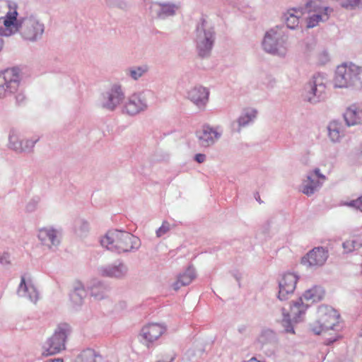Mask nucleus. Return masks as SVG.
Wrapping results in <instances>:
<instances>
[{
    "instance_id": "f3484780",
    "label": "nucleus",
    "mask_w": 362,
    "mask_h": 362,
    "mask_svg": "<svg viewBox=\"0 0 362 362\" xmlns=\"http://www.w3.org/2000/svg\"><path fill=\"white\" fill-rule=\"evenodd\" d=\"M325 180L326 177L320 173V169L315 168L313 171L308 173L307 180L303 181V193L308 196L313 194Z\"/></svg>"
},
{
    "instance_id": "20e7f679",
    "label": "nucleus",
    "mask_w": 362,
    "mask_h": 362,
    "mask_svg": "<svg viewBox=\"0 0 362 362\" xmlns=\"http://www.w3.org/2000/svg\"><path fill=\"white\" fill-rule=\"evenodd\" d=\"M215 40L214 27L202 18L197 25L194 38L197 52L200 58L205 59L211 56Z\"/></svg>"
},
{
    "instance_id": "f257e3e1",
    "label": "nucleus",
    "mask_w": 362,
    "mask_h": 362,
    "mask_svg": "<svg viewBox=\"0 0 362 362\" xmlns=\"http://www.w3.org/2000/svg\"><path fill=\"white\" fill-rule=\"evenodd\" d=\"M18 13L13 11L4 20V28L0 30V35L10 36L19 32L22 37L29 41H37L42 37L45 25L35 17L31 16L17 20Z\"/></svg>"
},
{
    "instance_id": "f8f14e48",
    "label": "nucleus",
    "mask_w": 362,
    "mask_h": 362,
    "mask_svg": "<svg viewBox=\"0 0 362 362\" xmlns=\"http://www.w3.org/2000/svg\"><path fill=\"white\" fill-rule=\"evenodd\" d=\"M329 257L328 250L323 247H316L301 259V264L311 269L323 266Z\"/></svg>"
},
{
    "instance_id": "412c9836",
    "label": "nucleus",
    "mask_w": 362,
    "mask_h": 362,
    "mask_svg": "<svg viewBox=\"0 0 362 362\" xmlns=\"http://www.w3.org/2000/svg\"><path fill=\"white\" fill-rule=\"evenodd\" d=\"M343 117L346 126L351 127L362 124V107L352 104L343 113Z\"/></svg>"
},
{
    "instance_id": "a878e982",
    "label": "nucleus",
    "mask_w": 362,
    "mask_h": 362,
    "mask_svg": "<svg viewBox=\"0 0 362 362\" xmlns=\"http://www.w3.org/2000/svg\"><path fill=\"white\" fill-rule=\"evenodd\" d=\"M257 111L254 109H247L244 110L242 115L238 118V128L236 132H240L241 128L247 126L249 124L252 122L256 118Z\"/></svg>"
},
{
    "instance_id": "603ef678",
    "label": "nucleus",
    "mask_w": 362,
    "mask_h": 362,
    "mask_svg": "<svg viewBox=\"0 0 362 362\" xmlns=\"http://www.w3.org/2000/svg\"><path fill=\"white\" fill-rule=\"evenodd\" d=\"M1 28H4L3 27H0V30ZM3 35H0V52L3 49V47H4V40L2 39V37Z\"/></svg>"
},
{
    "instance_id": "a211bd4d",
    "label": "nucleus",
    "mask_w": 362,
    "mask_h": 362,
    "mask_svg": "<svg viewBox=\"0 0 362 362\" xmlns=\"http://www.w3.org/2000/svg\"><path fill=\"white\" fill-rule=\"evenodd\" d=\"M209 97V89L200 85L191 88L187 93V99L202 110L205 109Z\"/></svg>"
},
{
    "instance_id": "58836bf2",
    "label": "nucleus",
    "mask_w": 362,
    "mask_h": 362,
    "mask_svg": "<svg viewBox=\"0 0 362 362\" xmlns=\"http://www.w3.org/2000/svg\"><path fill=\"white\" fill-rule=\"evenodd\" d=\"M9 7L10 6L8 2L6 1H0V21L3 20L4 23V20L7 18L8 13H13V11H11Z\"/></svg>"
},
{
    "instance_id": "7ed1b4c3",
    "label": "nucleus",
    "mask_w": 362,
    "mask_h": 362,
    "mask_svg": "<svg viewBox=\"0 0 362 362\" xmlns=\"http://www.w3.org/2000/svg\"><path fill=\"white\" fill-rule=\"evenodd\" d=\"M100 244L117 254L134 252L141 247L139 238L125 230H110L100 240Z\"/></svg>"
},
{
    "instance_id": "5fc2aeb1",
    "label": "nucleus",
    "mask_w": 362,
    "mask_h": 362,
    "mask_svg": "<svg viewBox=\"0 0 362 362\" xmlns=\"http://www.w3.org/2000/svg\"><path fill=\"white\" fill-rule=\"evenodd\" d=\"M33 207H34V206H33L31 203H29V204H28V206H27V209H28V210H30V211H31V210H33Z\"/></svg>"
},
{
    "instance_id": "e433bc0d",
    "label": "nucleus",
    "mask_w": 362,
    "mask_h": 362,
    "mask_svg": "<svg viewBox=\"0 0 362 362\" xmlns=\"http://www.w3.org/2000/svg\"><path fill=\"white\" fill-rule=\"evenodd\" d=\"M76 230L78 235H86L89 230V223L83 219H79L76 221Z\"/></svg>"
},
{
    "instance_id": "2eb2a0df",
    "label": "nucleus",
    "mask_w": 362,
    "mask_h": 362,
    "mask_svg": "<svg viewBox=\"0 0 362 362\" xmlns=\"http://www.w3.org/2000/svg\"><path fill=\"white\" fill-rule=\"evenodd\" d=\"M298 277L294 273H286L279 281V293L277 298L286 300L293 293Z\"/></svg>"
},
{
    "instance_id": "8fccbe9b",
    "label": "nucleus",
    "mask_w": 362,
    "mask_h": 362,
    "mask_svg": "<svg viewBox=\"0 0 362 362\" xmlns=\"http://www.w3.org/2000/svg\"><path fill=\"white\" fill-rule=\"evenodd\" d=\"M247 327L245 325H241L238 327V331L240 334H245L247 331Z\"/></svg>"
},
{
    "instance_id": "5701e85b",
    "label": "nucleus",
    "mask_w": 362,
    "mask_h": 362,
    "mask_svg": "<svg viewBox=\"0 0 362 362\" xmlns=\"http://www.w3.org/2000/svg\"><path fill=\"white\" fill-rule=\"evenodd\" d=\"M17 293L19 296L28 298L30 301L34 303L38 299V292L36 288L33 285L26 284L24 276H21Z\"/></svg>"
},
{
    "instance_id": "864d4df0",
    "label": "nucleus",
    "mask_w": 362,
    "mask_h": 362,
    "mask_svg": "<svg viewBox=\"0 0 362 362\" xmlns=\"http://www.w3.org/2000/svg\"><path fill=\"white\" fill-rule=\"evenodd\" d=\"M190 353H187V354L186 355V356L182 359V362H188V358H189V356Z\"/></svg>"
},
{
    "instance_id": "2f4dec72",
    "label": "nucleus",
    "mask_w": 362,
    "mask_h": 362,
    "mask_svg": "<svg viewBox=\"0 0 362 362\" xmlns=\"http://www.w3.org/2000/svg\"><path fill=\"white\" fill-rule=\"evenodd\" d=\"M313 15L310 16L307 19V28H313L315 27L319 22L320 21H326L328 20V12H315Z\"/></svg>"
},
{
    "instance_id": "39448f33",
    "label": "nucleus",
    "mask_w": 362,
    "mask_h": 362,
    "mask_svg": "<svg viewBox=\"0 0 362 362\" xmlns=\"http://www.w3.org/2000/svg\"><path fill=\"white\" fill-rule=\"evenodd\" d=\"M287 40L288 37L282 28L276 26L266 32L262 45L266 52L284 57L286 53Z\"/></svg>"
},
{
    "instance_id": "7c9ffc66",
    "label": "nucleus",
    "mask_w": 362,
    "mask_h": 362,
    "mask_svg": "<svg viewBox=\"0 0 362 362\" xmlns=\"http://www.w3.org/2000/svg\"><path fill=\"white\" fill-rule=\"evenodd\" d=\"M148 69V65L143 64L141 66L129 67L126 70V74L132 79L136 81L146 74Z\"/></svg>"
},
{
    "instance_id": "f03ea898",
    "label": "nucleus",
    "mask_w": 362,
    "mask_h": 362,
    "mask_svg": "<svg viewBox=\"0 0 362 362\" xmlns=\"http://www.w3.org/2000/svg\"><path fill=\"white\" fill-rule=\"evenodd\" d=\"M325 291L320 286H314L306 290L302 296L296 301H292L291 305V314L284 313L282 326L286 333L294 334L293 322H298L300 316L305 313L310 303L321 300L324 296Z\"/></svg>"
},
{
    "instance_id": "bb28decb",
    "label": "nucleus",
    "mask_w": 362,
    "mask_h": 362,
    "mask_svg": "<svg viewBox=\"0 0 362 362\" xmlns=\"http://www.w3.org/2000/svg\"><path fill=\"white\" fill-rule=\"evenodd\" d=\"M328 134L332 142H338L343 136L341 124L338 121L331 122L327 127Z\"/></svg>"
},
{
    "instance_id": "473e14b6",
    "label": "nucleus",
    "mask_w": 362,
    "mask_h": 362,
    "mask_svg": "<svg viewBox=\"0 0 362 362\" xmlns=\"http://www.w3.org/2000/svg\"><path fill=\"white\" fill-rule=\"evenodd\" d=\"M196 277L195 269L192 266H189L185 272L178 276L182 285H189Z\"/></svg>"
},
{
    "instance_id": "13d9d810",
    "label": "nucleus",
    "mask_w": 362,
    "mask_h": 362,
    "mask_svg": "<svg viewBox=\"0 0 362 362\" xmlns=\"http://www.w3.org/2000/svg\"><path fill=\"white\" fill-rule=\"evenodd\" d=\"M360 154L362 156V145L360 147Z\"/></svg>"
},
{
    "instance_id": "bf43d9fd",
    "label": "nucleus",
    "mask_w": 362,
    "mask_h": 362,
    "mask_svg": "<svg viewBox=\"0 0 362 362\" xmlns=\"http://www.w3.org/2000/svg\"><path fill=\"white\" fill-rule=\"evenodd\" d=\"M232 127H233V129H235V122H233V123L232 124Z\"/></svg>"
},
{
    "instance_id": "aec40b11",
    "label": "nucleus",
    "mask_w": 362,
    "mask_h": 362,
    "mask_svg": "<svg viewBox=\"0 0 362 362\" xmlns=\"http://www.w3.org/2000/svg\"><path fill=\"white\" fill-rule=\"evenodd\" d=\"M165 330V327L158 323H151L141 329L140 337L142 341L146 343H152L157 340Z\"/></svg>"
},
{
    "instance_id": "4c0bfd02",
    "label": "nucleus",
    "mask_w": 362,
    "mask_h": 362,
    "mask_svg": "<svg viewBox=\"0 0 362 362\" xmlns=\"http://www.w3.org/2000/svg\"><path fill=\"white\" fill-rule=\"evenodd\" d=\"M341 6L348 10H355L362 8V0H344Z\"/></svg>"
},
{
    "instance_id": "c9c22d12",
    "label": "nucleus",
    "mask_w": 362,
    "mask_h": 362,
    "mask_svg": "<svg viewBox=\"0 0 362 362\" xmlns=\"http://www.w3.org/2000/svg\"><path fill=\"white\" fill-rule=\"evenodd\" d=\"M9 148L13 151L21 153L22 152V144L23 141L19 140L18 136L14 132L11 131L9 134Z\"/></svg>"
},
{
    "instance_id": "cd10ccee",
    "label": "nucleus",
    "mask_w": 362,
    "mask_h": 362,
    "mask_svg": "<svg viewBox=\"0 0 362 362\" xmlns=\"http://www.w3.org/2000/svg\"><path fill=\"white\" fill-rule=\"evenodd\" d=\"M102 356L97 354L92 349H87L82 351L76 358L75 362H98V358Z\"/></svg>"
},
{
    "instance_id": "a18cd8bd",
    "label": "nucleus",
    "mask_w": 362,
    "mask_h": 362,
    "mask_svg": "<svg viewBox=\"0 0 362 362\" xmlns=\"http://www.w3.org/2000/svg\"><path fill=\"white\" fill-rule=\"evenodd\" d=\"M16 104L20 105L23 103L25 96L22 92H18L15 96Z\"/></svg>"
},
{
    "instance_id": "79ce46f5",
    "label": "nucleus",
    "mask_w": 362,
    "mask_h": 362,
    "mask_svg": "<svg viewBox=\"0 0 362 362\" xmlns=\"http://www.w3.org/2000/svg\"><path fill=\"white\" fill-rule=\"evenodd\" d=\"M170 223L167 221H163L162 226L156 230V235L158 237H161L162 235L167 233L170 230Z\"/></svg>"
},
{
    "instance_id": "c756f323",
    "label": "nucleus",
    "mask_w": 362,
    "mask_h": 362,
    "mask_svg": "<svg viewBox=\"0 0 362 362\" xmlns=\"http://www.w3.org/2000/svg\"><path fill=\"white\" fill-rule=\"evenodd\" d=\"M258 341L262 344V349L267 345H275L276 343V334L271 329L264 330L259 337Z\"/></svg>"
},
{
    "instance_id": "4468645a",
    "label": "nucleus",
    "mask_w": 362,
    "mask_h": 362,
    "mask_svg": "<svg viewBox=\"0 0 362 362\" xmlns=\"http://www.w3.org/2000/svg\"><path fill=\"white\" fill-rule=\"evenodd\" d=\"M124 99V93L119 85H113L103 95L101 105L103 108L113 111Z\"/></svg>"
},
{
    "instance_id": "dca6fc26",
    "label": "nucleus",
    "mask_w": 362,
    "mask_h": 362,
    "mask_svg": "<svg viewBox=\"0 0 362 362\" xmlns=\"http://www.w3.org/2000/svg\"><path fill=\"white\" fill-rule=\"evenodd\" d=\"M180 5L172 2H153L150 6V13L154 18L164 20L175 15Z\"/></svg>"
},
{
    "instance_id": "4d7b16f0",
    "label": "nucleus",
    "mask_w": 362,
    "mask_h": 362,
    "mask_svg": "<svg viewBox=\"0 0 362 362\" xmlns=\"http://www.w3.org/2000/svg\"><path fill=\"white\" fill-rule=\"evenodd\" d=\"M255 199L257 202H259V203L262 202L261 199H260V197H259V195L258 194H257V195L255 196Z\"/></svg>"
},
{
    "instance_id": "37998d69",
    "label": "nucleus",
    "mask_w": 362,
    "mask_h": 362,
    "mask_svg": "<svg viewBox=\"0 0 362 362\" xmlns=\"http://www.w3.org/2000/svg\"><path fill=\"white\" fill-rule=\"evenodd\" d=\"M347 206L354 207L362 212V195L346 204Z\"/></svg>"
},
{
    "instance_id": "72a5a7b5",
    "label": "nucleus",
    "mask_w": 362,
    "mask_h": 362,
    "mask_svg": "<svg viewBox=\"0 0 362 362\" xmlns=\"http://www.w3.org/2000/svg\"><path fill=\"white\" fill-rule=\"evenodd\" d=\"M342 247L346 252H351L362 247V240L359 238L348 240L343 243Z\"/></svg>"
},
{
    "instance_id": "6ab92c4d",
    "label": "nucleus",
    "mask_w": 362,
    "mask_h": 362,
    "mask_svg": "<svg viewBox=\"0 0 362 362\" xmlns=\"http://www.w3.org/2000/svg\"><path fill=\"white\" fill-rule=\"evenodd\" d=\"M196 136L201 146L209 147L221 136V132L209 124H204L201 130L197 131Z\"/></svg>"
},
{
    "instance_id": "423d86ee",
    "label": "nucleus",
    "mask_w": 362,
    "mask_h": 362,
    "mask_svg": "<svg viewBox=\"0 0 362 362\" xmlns=\"http://www.w3.org/2000/svg\"><path fill=\"white\" fill-rule=\"evenodd\" d=\"M318 319L310 325V330L317 335L330 329H336L338 326L339 315L337 310L329 306L322 305L317 310Z\"/></svg>"
},
{
    "instance_id": "c03bdc74",
    "label": "nucleus",
    "mask_w": 362,
    "mask_h": 362,
    "mask_svg": "<svg viewBox=\"0 0 362 362\" xmlns=\"http://www.w3.org/2000/svg\"><path fill=\"white\" fill-rule=\"evenodd\" d=\"M0 264L3 266H7L11 264L10 255L7 252L0 255Z\"/></svg>"
},
{
    "instance_id": "1a4fd4ad",
    "label": "nucleus",
    "mask_w": 362,
    "mask_h": 362,
    "mask_svg": "<svg viewBox=\"0 0 362 362\" xmlns=\"http://www.w3.org/2000/svg\"><path fill=\"white\" fill-rule=\"evenodd\" d=\"M153 95V93L150 90H144L132 95L125 103L123 111L131 116L145 111L148 108V98Z\"/></svg>"
},
{
    "instance_id": "49530a36",
    "label": "nucleus",
    "mask_w": 362,
    "mask_h": 362,
    "mask_svg": "<svg viewBox=\"0 0 362 362\" xmlns=\"http://www.w3.org/2000/svg\"><path fill=\"white\" fill-rule=\"evenodd\" d=\"M320 61L322 64H325L329 61V54L327 51H323L320 54Z\"/></svg>"
},
{
    "instance_id": "6e6552de",
    "label": "nucleus",
    "mask_w": 362,
    "mask_h": 362,
    "mask_svg": "<svg viewBox=\"0 0 362 362\" xmlns=\"http://www.w3.org/2000/svg\"><path fill=\"white\" fill-rule=\"evenodd\" d=\"M21 80L20 69L17 67L7 69L0 73V98L16 93Z\"/></svg>"
},
{
    "instance_id": "6e6d98bb",
    "label": "nucleus",
    "mask_w": 362,
    "mask_h": 362,
    "mask_svg": "<svg viewBox=\"0 0 362 362\" xmlns=\"http://www.w3.org/2000/svg\"><path fill=\"white\" fill-rule=\"evenodd\" d=\"M98 362H109V361L102 356L101 358H98Z\"/></svg>"
},
{
    "instance_id": "a19ab883",
    "label": "nucleus",
    "mask_w": 362,
    "mask_h": 362,
    "mask_svg": "<svg viewBox=\"0 0 362 362\" xmlns=\"http://www.w3.org/2000/svg\"><path fill=\"white\" fill-rule=\"evenodd\" d=\"M356 69L354 71L355 88H362V66L356 65Z\"/></svg>"
},
{
    "instance_id": "b1692460",
    "label": "nucleus",
    "mask_w": 362,
    "mask_h": 362,
    "mask_svg": "<svg viewBox=\"0 0 362 362\" xmlns=\"http://www.w3.org/2000/svg\"><path fill=\"white\" fill-rule=\"evenodd\" d=\"M87 296V292L81 282H76L74 285L73 290L69 294L71 301L74 305H82L84 298Z\"/></svg>"
},
{
    "instance_id": "ddd939ff",
    "label": "nucleus",
    "mask_w": 362,
    "mask_h": 362,
    "mask_svg": "<svg viewBox=\"0 0 362 362\" xmlns=\"http://www.w3.org/2000/svg\"><path fill=\"white\" fill-rule=\"evenodd\" d=\"M98 272L104 277L123 279L127 276L129 268L122 261L117 260L112 264L100 267Z\"/></svg>"
},
{
    "instance_id": "9d476101",
    "label": "nucleus",
    "mask_w": 362,
    "mask_h": 362,
    "mask_svg": "<svg viewBox=\"0 0 362 362\" xmlns=\"http://www.w3.org/2000/svg\"><path fill=\"white\" fill-rule=\"evenodd\" d=\"M326 86L319 74L314 75L304 87V97L309 103L315 104L325 98Z\"/></svg>"
},
{
    "instance_id": "f704fd0d",
    "label": "nucleus",
    "mask_w": 362,
    "mask_h": 362,
    "mask_svg": "<svg viewBox=\"0 0 362 362\" xmlns=\"http://www.w3.org/2000/svg\"><path fill=\"white\" fill-rule=\"evenodd\" d=\"M284 19L289 29L294 30L298 26L299 18L293 11H288L286 13Z\"/></svg>"
},
{
    "instance_id": "de8ad7c7",
    "label": "nucleus",
    "mask_w": 362,
    "mask_h": 362,
    "mask_svg": "<svg viewBox=\"0 0 362 362\" xmlns=\"http://www.w3.org/2000/svg\"><path fill=\"white\" fill-rule=\"evenodd\" d=\"M206 160V155L203 153H197L194 156V160L199 163H202Z\"/></svg>"
},
{
    "instance_id": "ea45409f",
    "label": "nucleus",
    "mask_w": 362,
    "mask_h": 362,
    "mask_svg": "<svg viewBox=\"0 0 362 362\" xmlns=\"http://www.w3.org/2000/svg\"><path fill=\"white\" fill-rule=\"evenodd\" d=\"M39 139H25L22 140L23 144H22V152L30 153L33 151L35 144L38 141Z\"/></svg>"
},
{
    "instance_id": "393cba45",
    "label": "nucleus",
    "mask_w": 362,
    "mask_h": 362,
    "mask_svg": "<svg viewBox=\"0 0 362 362\" xmlns=\"http://www.w3.org/2000/svg\"><path fill=\"white\" fill-rule=\"evenodd\" d=\"M90 296L95 300H101L105 298L107 292L109 291V287L105 283L100 281H95L90 286Z\"/></svg>"
},
{
    "instance_id": "09e8293b",
    "label": "nucleus",
    "mask_w": 362,
    "mask_h": 362,
    "mask_svg": "<svg viewBox=\"0 0 362 362\" xmlns=\"http://www.w3.org/2000/svg\"><path fill=\"white\" fill-rule=\"evenodd\" d=\"M184 286L185 285H182V281H180V279L177 277V280L173 284V288L175 291H177L181 286Z\"/></svg>"
},
{
    "instance_id": "4be33fe9",
    "label": "nucleus",
    "mask_w": 362,
    "mask_h": 362,
    "mask_svg": "<svg viewBox=\"0 0 362 362\" xmlns=\"http://www.w3.org/2000/svg\"><path fill=\"white\" fill-rule=\"evenodd\" d=\"M37 237L42 245L52 249L57 247L60 239L57 236V231L54 228H43L39 230Z\"/></svg>"
},
{
    "instance_id": "0eeeda50",
    "label": "nucleus",
    "mask_w": 362,
    "mask_h": 362,
    "mask_svg": "<svg viewBox=\"0 0 362 362\" xmlns=\"http://www.w3.org/2000/svg\"><path fill=\"white\" fill-rule=\"evenodd\" d=\"M71 332V329L69 324H59L54 334L45 342L43 346V354L45 356L54 355L64 350L67 337Z\"/></svg>"
},
{
    "instance_id": "3c124183",
    "label": "nucleus",
    "mask_w": 362,
    "mask_h": 362,
    "mask_svg": "<svg viewBox=\"0 0 362 362\" xmlns=\"http://www.w3.org/2000/svg\"><path fill=\"white\" fill-rule=\"evenodd\" d=\"M338 337L328 338L325 340V344L327 346L331 345L337 340Z\"/></svg>"
},
{
    "instance_id": "9b49d317",
    "label": "nucleus",
    "mask_w": 362,
    "mask_h": 362,
    "mask_svg": "<svg viewBox=\"0 0 362 362\" xmlns=\"http://www.w3.org/2000/svg\"><path fill=\"white\" fill-rule=\"evenodd\" d=\"M356 65L351 64L347 66L346 64H342L338 66L334 76V86L337 88H347L354 87L355 88V75Z\"/></svg>"
},
{
    "instance_id": "c85d7f7f",
    "label": "nucleus",
    "mask_w": 362,
    "mask_h": 362,
    "mask_svg": "<svg viewBox=\"0 0 362 362\" xmlns=\"http://www.w3.org/2000/svg\"><path fill=\"white\" fill-rule=\"evenodd\" d=\"M326 0H307L305 8L308 12H328L331 9L325 5Z\"/></svg>"
}]
</instances>
